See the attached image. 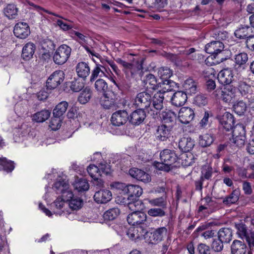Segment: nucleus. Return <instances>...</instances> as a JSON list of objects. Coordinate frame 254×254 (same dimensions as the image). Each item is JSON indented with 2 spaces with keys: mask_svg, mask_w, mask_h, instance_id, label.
<instances>
[{
  "mask_svg": "<svg viewBox=\"0 0 254 254\" xmlns=\"http://www.w3.org/2000/svg\"><path fill=\"white\" fill-rule=\"evenodd\" d=\"M213 95L225 103H233L236 100V88L230 85H224L220 88H217L213 93Z\"/></svg>",
  "mask_w": 254,
  "mask_h": 254,
  "instance_id": "nucleus-1",
  "label": "nucleus"
},
{
  "mask_svg": "<svg viewBox=\"0 0 254 254\" xmlns=\"http://www.w3.org/2000/svg\"><path fill=\"white\" fill-rule=\"evenodd\" d=\"M226 32H219L218 33L217 39L219 40H224L226 37ZM224 46L222 42L220 41H212L205 46V50L206 53L213 55L215 58L218 54H221Z\"/></svg>",
  "mask_w": 254,
  "mask_h": 254,
  "instance_id": "nucleus-2",
  "label": "nucleus"
},
{
  "mask_svg": "<svg viewBox=\"0 0 254 254\" xmlns=\"http://www.w3.org/2000/svg\"><path fill=\"white\" fill-rule=\"evenodd\" d=\"M71 52L70 47L65 44L59 46L53 55V60L55 64L62 65L68 60Z\"/></svg>",
  "mask_w": 254,
  "mask_h": 254,
  "instance_id": "nucleus-3",
  "label": "nucleus"
},
{
  "mask_svg": "<svg viewBox=\"0 0 254 254\" xmlns=\"http://www.w3.org/2000/svg\"><path fill=\"white\" fill-rule=\"evenodd\" d=\"M233 142L239 148L243 147L246 141L245 127L242 124L235 126L233 130Z\"/></svg>",
  "mask_w": 254,
  "mask_h": 254,
  "instance_id": "nucleus-4",
  "label": "nucleus"
},
{
  "mask_svg": "<svg viewBox=\"0 0 254 254\" xmlns=\"http://www.w3.org/2000/svg\"><path fill=\"white\" fill-rule=\"evenodd\" d=\"M151 102V95L146 91H143L136 95L134 104L137 108L144 110L150 107Z\"/></svg>",
  "mask_w": 254,
  "mask_h": 254,
  "instance_id": "nucleus-5",
  "label": "nucleus"
},
{
  "mask_svg": "<svg viewBox=\"0 0 254 254\" xmlns=\"http://www.w3.org/2000/svg\"><path fill=\"white\" fill-rule=\"evenodd\" d=\"M64 73L62 70H57L51 74L46 82L47 88L54 89L64 81Z\"/></svg>",
  "mask_w": 254,
  "mask_h": 254,
  "instance_id": "nucleus-6",
  "label": "nucleus"
},
{
  "mask_svg": "<svg viewBox=\"0 0 254 254\" xmlns=\"http://www.w3.org/2000/svg\"><path fill=\"white\" fill-rule=\"evenodd\" d=\"M163 90L162 92L159 91L156 93L152 98V106L150 107L151 111H153L154 112L153 114L157 115L159 111H160L163 108V101L164 99V95L168 92Z\"/></svg>",
  "mask_w": 254,
  "mask_h": 254,
  "instance_id": "nucleus-7",
  "label": "nucleus"
},
{
  "mask_svg": "<svg viewBox=\"0 0 254 254\" xmlns=\"http://www.w3.org/2000/svg\"><path fill=\"white\" fill-rule=\"evenodd\" d=\"M173 128L172 125L162 124L159 126L155 133L156 139L162 141H166L170 136Z\"/></svg>",
  "mask_w": 254,
  "mask_h": 254,
  "instance_id": "nucleus-8",
  "label": "nucleus"
},
{
  "mask_svg": "<svg viewBox=\"0 0 254 254\" xmlns=\"http://www.w3.org/2000/svg\"><path fill=\"white\" fill-rule=\"evenodd\" d=\"M14 34L20 39L26 38L30 34V27L26 22H18L15 25L13 29Z\"/></svg>",
  "mask_w": 254,
  "mask_h": 254,
  "instance_id": "nucleus-9",
  "label": "nucleus"
},
{
  "mask_svg": "<svg viewBox=\"0 0 254 254\" xmlns=\"http://www.w3.org/2000/svg\"><path fill=\"white\" fill-rule=\"evenodd\" d=\"M128 119V115L126 111L119 110L113 114L111 121L113 125L120 126L125 124Z\"/></svg>",
  "mask_w": 254,
  "mask_h": 254,
  "instance_id": "nucleus-10",
  "label": "nucleus"
},
{
  "mask_svg": "<svg viewBox=\"0 0 254 254\" xmlns=\"http://www.w3.org/2000/svg\"><path fill=\"white\" fill-rule=\"evenodd\" d=\"M195 116L193 109L189 107H182L180 109L178 118L179 121L184 124H188L191 122Z\"/></svg>",
  "mask_w": 254,
  "mask_h": 254,
  "instance_id": "nucleus-11",
  "label": "nucleus"
},
{
  "mask_svg": "<svg viewBox=\"0 0 254 254\" xmlns=\"http://www.w3.org/2000/svg\"><path fill=\"white\" fill-rule=\"evenodd\" d=\"M160 158L163 162H165L171 168L173 164L176 162L178 157L175 152L170 149H164L160 153Z\"/></svg>",
  "mask_w": 254,
  "mask_h": 254,
  "instance_id": "nucleus-12",
  "label": "nucleus"
},
{
  "mask_svg": "<svg viewBox=\"0 0 254 254\" xmlns=\"http://www.w3.org/2000/svg\"><path fill=\"white\" fill-rule=\"evenodd\" d=\"M146 214L142 211L132 212L128 214L127 221L131 225H138L143 223L146 220Z\"/></svg>",
  "mask_w": 254,
  "mask_h": 254,
  "instance_id": "nucleus-13",
  "label": "nucleus"
},
{
  "mask_svg": "<svg viewBox=\"0 0 254 254\" xmlns=\"http://www.w3.org/2000/svg\"><path fill=\"white\" fill-rule=\"evenodd\" d=\"M116 95L112 91L104 93L101 99V106L105 109H109L116 105Z\"/></svg>",
  "mask_w": 254,
  "mask_h": 254,
  "instance_id": "nucleus-14",
  "label": "nucleus"
},
{
  "mask_svg": "<svg viewBox=\"0 0 254 254\" xmlns=\"http://www.w3.org/2000/svg\"><path fill=\"white\" fill-rule=\"evenodd\" d=\"M234 74L231 69L225 68L221 70L218 74L217 78L222 84L229 85L233 81Z\"/></svg>",
  "mask_w": 254,
  "mask_h": 254,
  "instance_id": "nucleus-15",
  "label": "nucleus"
},
{
  "mask_svg": "<svg viewBox=\"0 0 254 254\" xmlns=\"http://www.w3.org/2000/svg\"><path fill=\"white\" fill-rule=\"evenodd\" d=\"M219 122L226 131H229L233 128L235 124L234 116L229 112H225L220 118Z\"/></svg>",
  "mask_w": 254,
  "mask_h": 254,
  "instance_id": "nucleus-16",
  "label": "nucleus"
},
{
  "mask_svg": "<svg viewBox=\"0 0 254 254\" xmlns=\"http://www.w3.org/2000/svg\"><path fill=\"white\" fill-rule=\"evenodd\" d=\"M112 192L107 190H102L96 191L94 195V198L98 203H106L111 200Z\"/></svg>",
  "mask_w": 254,
  "mask_h": 254,
  "instance_id": "nucleus-17",
  "label": "nucleus"
},
{
  "mask_svg": "<svg viewBox=\"0 0 254 254\" xmlns=\"http://www.w3.org/2000/svg\"><path fill=\"white\" fill-rule=\"evenodd\" d=\"M76 72L78 77L84 80L90 73V68L88 63L79 62L75 67Z\"/></svg>",
  "mask_w": 254,
  "mask_h": 254,
  "instance_id": "nucleus-18",
  "label": "nucleus"
},
{
  "mask_svg": "<svg viewBox=\"0 0 254 254\" xmlns=\"http://www.w3.org/2000/svg\"><path fill=\"white\" fill-rule=\"evenodd\" d=\"M129 174L132 177L144 183H148L151 181V177L148 174L136 168L130 169Z\"/></svg>",
  "mask_w": 254,
  "mask_h": 254,
  "instance_id": "nucleus-19",
  "label": "nucleus"
},
{
  "mask_svg": "<svg viewBox=\"0 0 254 254\" xmlns=\"http://www.w3.org/2000/svg\"><path fill=\"white\" fill-rule=\"evenodd\" d=\"M187 94L182 91L174 93L171 97L172 104L176 107H181L185 104L187 101Z\"/></svg>",
  "mask_w": 254,
  "mask_h": 254,
  "instance_id": "nucleus-20",
  "label": "nucleus"
},
{
  "mask_svg": "<svg viewBox=\"0 0 254 254\" xmlns=\"http://www.w3.org/2000/svg\"><path fill=\"white\" fill-rule=\"evenodd\" d=\"M145 117L146 115L144 110L138 108L130 114L128 120L132 124L139 125L143 122Z\"/></svg>",
  "mask_w": 254,
  "mask_h": 254,
  "instance_id": "nucleus-21",
  "label": "nucleus"
},
{
  "mask_svg": "<svg viewBox=\"0 0 254 254\" xmlns=\"http://www.w3.org/2000/svg\"><path fill=\"white\" fill-rule=\"evenodd\" d=\"M126 194H128V200H134L138 198L142 194V189L137 185H128Z\"/></svg>",
  "mask_w": 254,
  "mask_h": 254,
  "instance_id": "nucleus-22",
  "label": "nucleus"
},
{
  "mask_svg": "<svg viewBox=\"0 0 254 254\" xmlns=\"http://www.w3.org/2000/svg\"><path fill=\"white\" fill-rule=\"evenodd\" d=\"M167 233V229L166 227H160L151 233L150 238L153 243H157L163 240L164 238L166 237Z\"/></svg>",
  "mask_w": 254,
  "mask_h": 254,
  "instance_id": "nucleus-23",
  "label": "nucleus"
},
{
  "mask_svg": "<svg viewBox=\"0 0 254 254\" xmlns=\"http://www.w3.org/2000/svg\"><path fill=\"white\" fill-rule=\"evenodd\" d=\"M160 117L163 124L172 125L173 127H174L175 120L177 117V114L175 112L171 110H166L161 113Z\"/></svg>",
  "mask_w": 254,
  "mask_h": 254,
  "instance_id": "nucleus-24",
  "label": "nucleus"
},
{
  "mask_svg": "<svg viewBox=\"0 0 254 254\" xmlns=\"http://www.w3.org/2000/svg\"><path fill=\"white\" fill-rule=\"evenodd\" d=\"M143 82L145 87L147 89L155 90L159 87V83H157L156 77L152 74L146 75Z\"/></svg>",
  "mask_w": 254,
  "mask_h": 254,
  "instance_id": "nucleus-25",
  "label": "nucleus"
},
{
  "mask_svg": "<svg viewBox=\"0 0 254 254\" xmlns=\"http://www.w3.org/2000/svg\"><path fill=\"white\" fill-rule=\"evenodd\" d=\"M247 251V246L243 242L234 240L231 245L232 254H245Z\"/></svg>",
  "mask_w": 254,
  "mask_h": 254,
  "instance_id": "nucleus-26",
  "label": "nucleus"
},
{
  "mask_svg": "<svg viewBox=\"0 0 254 254\" xmlns=\"http://www.w3.org/2000/svg\"><path fill=\"white\" fill-rule=\"evenodd\" d=\"M194 146V140L190 137H183L179 142V148L184 152L190 151Z\"/></svg>",
  "mask_w": 254,
  "mask_h": 254,
  "instance_id": "nucleus-27",
  "label": "nucleus"
},
{
  "mask_svg": "<svg viewBox=\"0 0 254 254\" xmlns=\"http://www.w3.org/2000/svg\"><path fill=\"white\" fill-rule=\"evenodd\" d=\"M35 51V45L32 43H28L22 49V57L25 60H29L33 57Z\"/></svg>",
  "mask_w": 254,
  "mask_h": 254,
  "instance_id": "nucleus-28",
  "label": "nucleus"
},
{
  "mask_svg": "<svg viewBox=\"0 0 254 254\" xmlns=\"http://www.w3.org/2000/svg\"><path fill=\"white\" fill-rule=\"evenodd\" d=\"M211 226V223H206L201 225L199 226L196 230V231L198 232L204 231L201 234V236L203 237L205 239H210L213 238L215 234V230H207L209 227Z\"/></svg>",
  "mask_w": 254,
  "mask_h": 254,
  "instance_id": "nucleus-29",
  "label": "nucleus"
},
{
  "mask_svg": "<svg viewBox=\"0 0 254 254\" xmlns=\"http://www.w3.org/2000/svg\"><path fill=\"white\" fill-rule=\"evenodd\" d=\"M218 238L225 243H229L232 239V230L228 228H223L218 232Z\"/></svg>",
  "mask_w": 254,
  "mask_h": 254,
  "instance_id": "nucleus-30",
  "label": "nucleus"
},
{
  "mask_svg": "<svg viewBox=\"0 0 254 254\" xmlns=\"http://www.w3.org/2000/svg\"><path fill=\"white\" fill-rule=\"evenodd\" d=\"M127 235L131 240L140 239L143 236L142 229L140 227H130L127 232Z\"/></svg>",
  "mask_w": 254,
  "mask_h": 254,
  "instance_id": "nucleus-31",
  "label": "nucleus"
},
{
  "mask_svg": "<svg viewBox=\"0 0 254 254\" xmlns=\"http://www.w3.org/2000/svg\"><path fill=\"white\" fill-rule=\"evenodd\" d=\"M66 202L61 197H58L52 204V207L55 213L61 214L64 211Z\"/></svg>",
  "mask_w": 254,
  "mask_h": 254,
  "instance_id": "nucleus-32",
  "label": "nucleus"
},
{
  "mask_svg": "<svg viewBox=\"0 0 254 254\" xmlns=\"http://www.w3.org/2000/svg\"><path fill=\"white\" fill-rule=\"evenodd\" d=\"M106 72L109 74V72L104 67L99 64H96V66L91 72L90 81L94 80L98 76L100 77H102L103 75L108 76Z\"/></svg>",
  "mask_w": 254,
  "mask_h": 254,
  "instance_id": "nucleus-33",
  "label": "nucleus"
},
{
  "mask_svg": "<svg viewBox=\"0 0 254 254\" xmlns=\"http://www.w3.org/2000/svg\"><path fill=\"white\" fill-rule=\"evenodd\" d=\"M197 82L192 78H188L185 80L183 87L190 94H195L197 89Z\"/></svg>",
  "mask_w": 254,
  "mask_h": 254,
  "instance_id": "nucleus-34",
  "label": "nucleus"
},
{
  "mask_svg": "<svg viewBox=\"0 0 254 254\" xmlns=\"http://www.w3.org/2000/svg\"><path fill=\"white\" fill-rule=\"evenodd\" d=\"M252 33V28L249 26L242 27L236 30L235 32V35L236 37L239 39H244L250 37Z\"/></svg>",
  "mask_w": 254,
  "mask_h": 254,
  "instance_id": "nucleus-35",
  "label": "nucleus"
},
{
  "mask_svg": "<svg viewBox=\"0 0 254 254\" xmlns=\"http://www.w3.org/2000/svg\"><path fill=\"white\" fill-rule=\"evenodd\" d=\"M0 170H2L7 173L11 172L15 168L14 162L5 157L0 158Z\"/></svg>",
  "mask_w": 254,
  "mask_h": 254,
  "instance_id": "nucleus-36",
  "label": "nucleus"
},
{
  "mask_svg": "<svg viewBox=\"0 0 254 254\" xmlns=\"http://www.w3.org/2000/svg\"><path fill=\"white\" fill-rule=\"evenodd\" d=\"M92 96V90L88 87H86L80 93L78 98V102L82 104L87 103Z\"/></svg>",
  "mask_w": 254,
  "mask_h": 254,
  "instance_id": "nucleus-37",
  "label": "nucleus"
},
{
  "mask_svg": "<svg viewBox=\"0 0 254 254\" xmlns=\"http://www.w3.org/2000/svg\"><path fill=\"white\" fill-rule=\"evenodd\" d=\"M50 115L51 112L48 110H42L34 114L32 116V120L37 123H42L47 120Z\"/></svg>",
  "mask_w": 254,
  "mask_h": 254,
  "instance_id": "nucleus-38",
  "label": "nucleus"
},
{
  "mask_svg": "<svg viewBox=\"0 0 254 254\" xmlns=\"http://www.w3.org/2000/svg\"><path fill=\"white\" fill-rule=\"evenodd\" d=\"M146 200L152 206H157L162 208L166 207V200L164 197L162 196L155 198H148Z\"/></svg>",
  "mask_w": 254,
  "mask_h": 254,
  "instance_id": "nucleus-39",
  "label": "nucleus"
},
{
  "mask_svg": "<svg viewBox=\"0 0 254 254\" xmlns=\"http://www.w3.org/2000/svg\"><path fill=\"white\" fill-rule=\"evenodd\" d=\"M157 73L158 76L161 79L164 80L165 81H167L168 83L169 81L168 79L172 75L173 72L169 67L163 66L158 68Z\"/></svg>",
  "mask_w": 254,
  "mask_h": 254,
  "instance_id": "nucleus-40",
  "label": "nucleus"
},
{
  "mask_svg": "<svg viewBox=\"0 0 254 254\" xmlns=\"http://www.w3.org/2000/svg\"><path fill=\"white\" fill-rule=\"evenodd\" d=\"M17 8L14 4H9L3 9L4 15L9 19L15 18L17 15Z\"/></svg>",
  "mask_w": 254,
  "mask_h": 254,
  "instance_id": "nucleus-41",
  "label": "nucleus"
},
{
  "mask_svg": "<svg viewBox=\"0 0 254 254\" xmlns=\"http://www.w3.org/2000/svg\"><path fill=\"white\" fill-rule=\"evenodd\" d=\"M68 107V103L65 101H62L58 104L53 110L54 116L60 117L66 111Z\"/></svg>",
  "mask_w": 254,
  "mask_h": 254,
  "instance_id": "nucleus-42",
  "label": "nucleus"
},
{
  "mask_svg": "<svg viewBox=\"0 0 254 254\" xmlns=\"http://www.w3.org/2000/svg\"><path fill=\"white\" fill-rule=\"evenodd\" d=\"M73 187L78 191L80 192L87 190L89 189V185L87 180L80 179L74 183Z\"/></svg>",
  "mask_w": 254,
  "mask_h": 254,
  "instance_id": "nucleus-43",
  "label": "nucleus"
},
{
  "mask_svg": "<svg viewBox=\"0 0 254 254\" xmlns=\"http://www.w3.org/2000/svg\"><path fill=\"white\" fill-rule=\"evenodd\" d=\"M94 87L98 92L103 93V94L109 91L108 84L103 79H97L95 82Z\"/></svg>",
  "mask_w": 254,
  "mask_h": 254,
  "instance_id": "nucleus-44",
  "label": "nucleus"
},
{
  "mask_svg": "<svg viewBox=\"0 0 254 254\" xmlns=\"http://www.w3.org/2000/svg\"><path fill=\"white\" fill-rule=\"evenodd\" d=\"M199 139V145L203 147L210 145L214 140L212 135L208 133L200 135Z\"/></svg>",
  "mask_w": 254,
  "mask_h": 254,
  "instance_id": "nucleus-45",
  "label": "nucleus"
},
{
  "mask_svg": "<svg viewBox=\"0 0 254 254\" xmlns=\"http://www.w3.org/2000/svg\"><path fill=\"white\" fill-rule=\"evenodd\" d=\"M235 227L237 230V234L242 239H246L250 234L248 233L247 227L243 223L236 224Z\"/></svg>",
  "mask_w": 254,
  "mask_h": 254,
  "instance_id": "nucleus-46",
  "label": "nucleus"
},
{
  "mask_svg": "<svg viewBox=\"0 0 254 254\" xmlns=\"http://www.w3.org/2000/svg\"><path fill=\"white\" fill-rule=\"evenodd\" d=\"M83 79H75L70 83V88L74 92H79L82 89L84 86Z\"/></svg>",
  "mask_w": 254,
  "mask_h": 254,
  "instance_id": "nucleus-47",
  "label": "nucleus"
},
{
  "mask_svg": "<svg viewBox=\"0 0 254 254\" xmlns=\"http://www.w3.org/2000/svg\"><path fill=\"white\" fill-rule=\"evenodd\" d=\"M69 185L67 181L63 179H60L54 184V188L57 193H60L63 190L68 188Z\"/></svg>",
  "mask_w": 254,
  "mask_h": 254,
  "instance_id": "nucleus-48",
  "label": "nucleus"
},
{
  "mask_svg": "<svg viewBox=\"0 0 254 254\" xmlns=\"http://www.w3.org/2000/svg\"><path fill=\"white\" fill-rule=\"evenodd\" d=\"M120 214V210L117 208H113L106 211L104 215V218L106 220H113L115 219Z\"/></svg>",
  "mask_w": 254,
  "mask_h": 254,
  "instance_id": "nucleus-49",
  "label": "nucleus"
},
{
  "mask_svg": "<svg viewBox=\"0 0 254 254\" xmlns=\"http://www.w3.org/2000/svg\"><path fill=\"white\" fill-rule=\"evenodd\" d=\"M87 172L89 175L92 179H98L101 176V172L99 171L98 167L94 165H89L87 169Z\"/></svg>",
  "mask_w": 254,
  "mask_h": 254,
  "instance_id": "nucleus-50",
  "label": "nucleus"
},
{
  "mask_svg": "<svg viewBox=\"0 0 254 254\" xmlns=\"http://www.w3.org/2000/svg\"><path fill=\"white\" fill-rule=\"evenodd\" d=\"M148 214L153 217H162L166 215V212L162 208H152L147 211Z\"/></svg>",
  "mask_w": 254,
  "mask_h": 254,
  "instance_id": "nucleus-51",
  "label": "nucleus"
},
{
  "mask_svg": "<svg viewBox=\"0 0 254 254\" xmlns=\"http://www.w3.org/2000/svg\"><path fill=\"white\" fill-rule=\"evenodd\" d=\"M248 60V55L246 53L243 52L235 55V62L238 65H243L247 62Z\"/></svg>",
  "mask_w": 254,
  "mask_h": 254,
  "instance_id": "nucleus-52",
  "label": "nucleus"
},
{
  "mask_svg": "<svg viewBox=\"0 0 254 254\" xmlns=\"http://www.w3.org/2000/svg\"><path fill=\"white\" fill-rule=\"evenodd\" d=\"M238 88L242 95H246L252 91L251 86L245 81H240Z\"/></svg>",
  "mask_w": 254,
  "mask_h": 254,
  "instance_id": "nucleus-53",
  "label": "nucleus"
},
{
  "mask_svg": "<svg viewBox=\"0 0 254 254\" xmlns=\"http://www.w3.org/2000/svg\"><path fill=\"white\" fill-rule=\"evenodd\" d=\"M246 103L242 101H239L233 105L234 112L239 115L243 114L246 111Z\"/></svg>",
  "mask_w": 254,
  "mask_h": 254,
  "instance_id": "nucleus-54",
  "label": "nucleus"
},
{
  "mask_svg": "<svg viewBox=\"0 0 254 254\" xmlns=\"http://www.w3.org/2000/svg\"><path fill=\"white\" fill-rule=\"evenodd\" d=\"M83 201L78 197H74L70 200L68 202V206L72 210H77L81 207Z\"/></svg>",
  "mask_w": 254,
  "mask_h": 254,
  "instance_id": "nucleus-55",
  "label": "nucleus"
},
{
  "mask_svg": "<svg viewBox=\"0 0 254 254\" xmlns=\"http://www.w3.org/2000/svg\"><path fill=\"white\" fill-rule=\"evenodd\" d=\"M212 173V167L208 165H205L202 167L200 178L209 180L211 178Z\"/></svg>",
  "mask_w": 254,
  "mask_h": 254,
  "instance_id": "nucleus-56",
  "label": "nucleus"
},
{
  "mask_svg": "<svg viewBox=\"0 0 254 254\" xmlns=\"http://www.w3.org/2000/svg\"><path fill=\"white\" fill-rule=\"evenodd\" d=\"M239 199V196L235 191H233L230 195L226 197L223 202L226 205L235 203Z\"/></svg>",
  "mask_w": 254,
  "mask_h": 254,
  "instance_id": "nucleus-57",
  "label": "nucleus"
},
{
  "mask_svg": "<svg viewBox=\"0 0 254 254\" xmlns=\"http://www.w3.org/2000/svg\"><path fill=\"white\" fill-rule=\"evenodd\" d=\"M194 102L198 106H204L207 104L208 99L205 95L199 94L195 96Z\"/></svg>",
  "mask_w": 254,
  "mask_h": 254,
  "instance_id": "nucleus-58",
  "label": "nucleus"
},
{
  "mask_svg": "<svg viewBox=\"0 0 254 254\" xmlns=\"http://www.w3.org/2000/svg\"><path fill=\"white\" fill-rule=\"evenodd\" d=\"M128 200L129 202L127 203V204L129 209L132 211V212L139 211L141 205L140 201L138 199Z\"/></svg>",
  "mask_w": 254,
  "mask_h": 254,
  "instance_id": "nucleus-59",
  "label": "nucleus"
},
{
  "mask_svg": "<svg viewBox=\"0 0 254 254\" xmlns=\"http://www.w3.org/2000/svg\"><path fill=\"white\" fill-rule=\"evenodd\" d=\"M223 242L220 239H214L212 242L211 248L216 252H220L223 249Z\"/></svg>",
  "mask_w": 254,
  "mask_h": 254,
  "instance_id": "nucleus-60",
  "label": "nucleus"
},
{
  "mask_svg": "<svg viewBox=\"0 0 254 254\" xmlns=\"http://www.w3.org/2000/svg\"><path fill=\"white\" fill-rule=\"evenodd\" d=\"M61 126V120L60 117L54 116L51 119L50 122L49 127L53 130H57L60 128Z\"/></svg>",
  "mask_w": 254,
  "mask_h": 254,
  "instance_id": "nucleus-61",
  "label": "nucleus"
},
{
  "mask_svg": "<svg viewBox=\"0 0 254 254\" xmlns=\"http://www.w3.org/2000/svg\"><path fill=\"white\" fill-rule=\"evenodd\" d=\"M110 186L111 189L121 191L122 193L126 194L127 185L120 182H114L110 185Z\"/></svg>",
  "mask_w": 254,
  "mask_h": 254,
  "instance_id": "nucleus-62",
  "label": "nucleus"
},
{
  "mask_svg": "<svg viewBox=\"0 0 254 254\" xmlns=\"http://www.w3.org/2000/svg\"><path fill=\"white\" fill-rule=\"evenodd\" d=\"M60 193L62 194V196H60L62 199H64L65 202H69L70 200L73 199V194L71 190L69 189V188L65 190H63Z\"/></svg>",
  "mask_w": 254,
  "mask_h": 254,
  "instance_id": "nucleus-63",
  "label": "nucleus"
},
{
  "mask_svg": "<svg viewBox=\"0 0 254 254\" xmlns=\"http://www.w3.org/2000/svg\"><path fill=\"white\" fill-rule=\"evenodd\" d=\"M197 251L199 254H210L209 247L204 244H199L197 248Z\"/></svg>",
  "mask_w": 254,
  "mask_h": 254,
  "instance_id": "nucleus-64",
  "label": "nucleus"
}]
</instances>
